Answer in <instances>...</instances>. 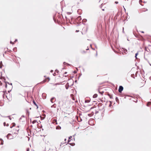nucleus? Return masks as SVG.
<instances>
[{
    "mask_svg": "<svg viewBox=\"0 0 151 151\" xmlns=\"http://www.w3.org/2000/svg\"><path fill=\"white\" fill-rule=\"evenodd\" d=\"M61 129V127L59 126H57L56 127V129Z\"/></svg>",
    "mask_w": 151,
    "mask_h": 151,
    "instance_id": "obj_14",
    "label": "nucleus"
},
{
    "mask_svg": "<svg viewBox=\"0 0 151 151\" xmlns=\"http://www.w3.org/2000/svg\"><path fill=\"white\" fill-rule=\"evenodd\" d=\"M76 32H79V30H76Z\"/></svg>",
    "mask_w": 151,
    "mask_h": 151,
    "instance_id": "obj_33",
    "label": "nucleus"
},
{
    "mask_svg": "<svg viewBox=\"0 0 151 151\" xmlns=\"http://www.w3.org/2000/svg\"><path fill=\"white\" fill-rule=\"evenodd\" d=\"M2 83L0 81V86H2Z\"/></svg>",
    "mask_w": 151,
    "mask_h": 151,
    "instance_id": "obj_25",
    "label": "nucleus"
},
{
    "mask_svg": "<svg viewBox=\"0 0 151 151\" xmlns=\"http://www.w3.org/2000/svg\"><path fill=\"white\" fill-rule=\"evenodd\" d=\"M50 80V79L49 77L45 79L43 81V82H48Z\"/></svg>",
    "mask_w": 151,
    "mask_h": 151,
    "instance_id": "obj_9",
    "label": "nucleus"
},
{
    "mask_svg": "<svg viewBox=\"0 0 151 151\" xmlns=\"http://www.w3.org/2000/svg\"><path fill=\"white\" fill-rule=\"evenodd\" d=\"M55 101H56V99H55V98L54 97H53V98H52L50 100L51 102L52 103L54 102Z\"/></svg>",
    "mask_w": 151,
    "mask_h": 151,
    "instance_id": "obj_8",
    "label": "nucleus"
},
{
    "mask_svg": "<svg viewBox=\"0 0 151 151\" xmlns=\"http://www.w3.org/2000/svg\"><path fill=\"white\" fill-rule=\"evenodd\" d=\"M29 148H27V150H26L27 151H29Z\"/></svg>",
    "mask_w": 151,
    "mask_h": 151,
    "instance_id": "obj_20",
    "label": "nucleus"
},
{
    "mask_svg": "<svg viewBox=\"0 0 151 151\" xmlns=\"http://www.w3.org/2000/svg\"><path fill=\"white\" fill-rule=\"evenodd\" d=\"M33 103L36 106H37V108H38V106H37L36 104V103L35 101H33Z\"/></svg>",
    "mask_w": 151,
    "mask_h": 151,
    "instance_id": "obj_16",
    "label": "nucleus"
},
{
    "mask_svg": "<svg viewBox=\"0 0 151 151\" xmlns=\"http://www.w3.org/2000/svg\"><path fill=\"white\" fill-rule=\"evenodd\" d=\"M64 140H65V141L66 140V139H64Z\"/></svg>",
    "mask_w": 151,
    "mask_h": 151,
    "instance_id": "obj_32",
    "label": "nucleus"
},
{
    "mask_svg": "<svg viewBox=\"0 0 151 151\" xmlns=\"http://www.w3.org/2000/svg\"><path fill=\"white\" fill-rule=\"evenodd\" d=\"M106 3L107 2L106 0H100L99 1V3L100 4H101V5L100 6L103 11L104 10V9L103 8H105L106 7Z\"/></svg>",
    "mask_w": 151,
    "mask_h": 151,
    "instance_id": "obj_1",
    "label": "nucleus"
},
{
    "mask_svg": "<svg viewBox=\"0 0 151 151\" xmlns=\"http://www.w3.org/2000/svg\"><path fill=\"white\" fill-rule=\"evenodd\" d=\"M111 48H112V49H113V48L112 46V45H111Z\"/></svg>",
    "mask_w": 151,
    "mask_h": 151,
    "instance_id": "obj_27",
    "label": "nucleus"
},
{
    "mask_svg": "<svg viewBox=\"0 0 151 151\" xmlns=\"http://www.w3.org/2000/svg\"><path fill=\"white\" fill-rule=\"evenodd\" d=\"M36 122H37V121H36V120H35L33 121L32 122V123L33 124H34V123H36Z\"/></svg>",
    "mask_w": 151,
    "mask_h": 151,
    "instance_id": "obj_18",
    "label": "nucleus"
},
{
    "mask_svg": "<svg viewBox=\"0 0 151 151\" xmlns=\"http://www.w3.org/2000/svg\"><path fill=\"white\" fill-rule=\"evenodd\" d=\"M67 73V72H65V73L64 74H66ZM64 76H65V77H66V75H64Z\"/></svg>",
    "mask_w": 151,
    "mask_h": 151,
    "instance_id": "obj_21",
    "label": "nucleus"
},
{
    "mask_svg": "<svg viewBox=\"0 0 151 151\" xmlns=\"http://www.w3.org/2000/svg\"><path fill=\"white\" fill-rule=\"evenodd\" d=\"M138 55V53H137L135 54V57L136 58H137V55Z\"/></svg>",
    "mask_w": 151,
    "mask_h": 151,
    "instance_id": "obj_22",
    "label": "nucleus"
},
{
    "mask_svg": "<svg viewBox=\"0 0 151 151\" xmlns=\"http://www.w3.org/2000/svg\"><path fill=\"white\" fill-rule=\"evenodd\" d=\"M115 4H117L118 3V1H115Z\"/></svg>",
    "mask_w": 151,
    "mask_h": 151,
    "instance_id": "obj_26",
    "label": "nucleus"
},
{
    "mask_svg": "<svg viewBox=\"0 0 151 151\" xmlns=\"http://www.w3.org/2000/svg\"><path fill=\"white\" fill-rule=\"evenodd\" d=\"M66 142L65 141V142H62L61 143L62 144H64Z\"/></svg>",
    "mask_w": 151,
    "mask_h": 151,
    "instance_id": "obj_23",
    "label": "nucleus"
},
{
    "mask_svg": "<svg viewBox=\"0 0 151 151\" xmlns=\"http://www.w3.org/2000/svg\"><path fill=\"white\" fill-rule=\"evenodd\" d=\"M7 95H9V94L6 92H3L2 95L3 98L4 99L6 98L8 99L9 100V98L7 97Z\"/></svg>",
    "mask_w": 151,
    "mask_h": 151,
    "instance_id": "obj_4",
    "label": "nucleus"
},
{
    "mask_svg": "<svg viewBox=\"0 0 151 151\" xmlns=\"http://www.w3.org/2000/svg\"><path fill=\"white\" fill-rule=\"evenodd\" d=\"M55 73H54L53 74V75H54V76H55Z\"/></svg>",
    "mask_w": 151,
    "mask_h": 151,
    "instance_id": "obj_31",
    "label": "nucleus"
},
{
    "mask_svg": "<svg viewBox=\"0 0 151 151\" xmlns=\"http://www.w3.org/2000/svg\"><path fill=\"white\" fill-rule=\"evenodd\" d=\"M104 88H101L100 87H99L98 89L99 92L102 95L103 94L104 92V90L103 89Z\"/></svg>",
    "mask_w": 151,
    "mask_h": 151,
    "instance_id": "obj_3",
    "label": "nucleus"
},
{
    "mask_svg": "<svg viewBox=\"0 0 151 151\" xmlns=\"http://www.w3.org/2000/svg\"><path fill=\"white\" fill-rule=\"evenodd\" d=\"M98 96V95L97 94H95L93 96V98H96Z\"/></svg>",
    "mask_w": 151,
    "mask_h": 151,
    "instance_id": "obj_10",
    "label": "nucleus"
},
{
    "mask_svg": "<svg viewBox=\"0 0 151 151\" xmlns=\"http://www.w3.org/2000/svg\"><path fill=\"white\" fill-rule=\"evenodd\" d=\"M53 123H55V124H57V120L56 119H54L53 120Z\"/></svg>",
    "mask_w": 151,
    "mask_h": 151,
    "instance_id": "obj_13",
    "label": "nucleus"
},
{
    "mask_svg": "<svg viewBox=\"0 0 151 151\" xmlns=\"http://www.w3.org/2000/svg\"><path fill=\"white\" fill-rule=\"evenodd\" d=\"M112 102L111 101H108L107 102V104L109 105V107H111L112 106Z\"/></svg>",
    "mask_w": 151,
    "mask_h": 151,
    "instance_id": "obj_7",
    "label": "nucleus"
},
{
    "mask_svg": "<svg viewBox=\"0 0 151 151\" xmlns=\"http://www.w3.org/2000/svg\"><path fill=\"white\" fill-rule=\"evenodd\" d=\"M145 81L142 80H140L138 83V86L140 87H142L143 86L145 83Z\"/></svg>",
    "mask_w": 151,
    "mask_h": 151,
    "instance_id": "obj_2",
    "label": "nucleus"
},
{
    "mask_svg": "<svg viewBox=\"0 0 151 151\" xmlns=\"http://www.w3.org/2000/svg\"><path fill=\"white\" fill-rule=\"evenodd\" d=\"M82 53H83L84 52V51H82Z\"/></svg>",
    "mask_w": 151,
    "mask_h": 151,
    "instance_id": "obj_34",
    "label": "nucleus"
},
{
    "mask_svg": "<svg viewBox=\"0 0 151 151\" xmlns=\"http://www.w3.org/2000/svg\"><path fill=\"white\" fill-rule=\"evenodd\" d=\"M142 33H144V32H143V31H142Z\"/></svg>",
    "mask_w": 151,
    "mask_h": 151,
    "instance_id": "obj_36",
    "label": "nucleus"
},
{
    "mask_svg": "<svg viewBox=\"0 0 151 151\" xmlns=\"http://www.w3.org/2000/svg\"><path fill=\"white\" fill-rule=\"evenodd\" d=\"M123 87L122 86H120L119 87V93H121L122 91H123Z\"/></svg>",
    "mask_w": 151,
    "mask_h": 151,
    "instance_id": "obj_5",
    "label": "nucleus"
},
{
    "mask_svg": "<svg viewBox=\"0 0 151 151\" xmlns=\"http://www.w3.org/2000/svg\"><path fill=\"white\" fill-rule=\"evenodd\" d=\"M11 134H8L7 135V137L8 139H11V138H10V136H11Z\"/></svg>",
    "mask_w": 151,
    "mask_h": 151,
    "instance_id": "obj_12",
    "label": "nucleus"
},
{
    "mask_svg": "<svg viewBox=\"0 0 151 151\" xmlns=\"http://www.w3.org/2000/svg\"><path fill=\"white\" fill-rule=\"evenodd\" d=\"M19 129H13V132L12 133V134H13L14 133L15 134H17V132L18 131Z\"/></svg>",
    "mask_w": 151,
    "mask_h": 151,
    "instance_id": "obj_6",
    "label": "nucleus"
},
{
    "mask_svg": "<svg viewBox=\"0 0 151 151\" xmlns=\"http://www.w3.org/2000/svg\"><path fill=\"white\" fill-rule=\"evenodd\" d=\"M77 19L79 21H80L81 20V16H79L77 18Z\"/></svg>",
    "mask_w": 151,
    "mask_h": 151,
    "instance_id": "obj_11",
    "label": "nucleus"
},
{
    "mask_svg": "<svg viewBox=\"0 0 151 151\" xmlns=\"http://www.w3.org/2000/svg\"><path fill=\"white\" fill-rule=\"evenodd\" d=\"M10 43H12V44H14V43L13 42H12V41H11V42H10Z\"/></svg>",
    "mask_w": 151,
    "mask_h": 151,
    "instance_id": "obj_30",
    "label": "nucleus"
},
{
    "mask_svg": "<svg viewBox=\"0 0 151 151\" xmlns=\"http://www.w3.org/2000/svg\"><path fill=\"white\" fill-rule=\"evenodd\" d=\"M70 140H69L68 141V142H70Z\"/></svg>",
    "mask_w": 151,
    "mask_h": 151,
    "instance_id": "obj_35",
    "label": "nucleus"
},
{
    "mask_svg": "<svg viewBox=\"0 0 151 151\" xmlns=\"http://www.w3.org/2000/svg\"><path fill=\"white\" fill-rule=\"evenodd\" d=\"M109 95V97H110V98H112V96H111L110 95Z\"/></svg>",
    "mask_w": 151,
    "mask_h": 151,
    "instance_id": "obj_28",
    "label": "nucleus"
},
{
    "mask_svg": "<svg viewBox=\"0 0 151 151\" xmlns=\"http://www.w3.org/2000/svg\"><path fill=\"white\" fill-rule=\"evenodd\" d=\"M55 72H56L57 73H58V70H56L55 71Z\"/></svg>",
    "mask_w": 151,
    "mask_h": 151,
    "instance_id": "obj_24",
    "label": "nucleus"
},
{
    "mask_svg": "<svg viewBox=\"0 0 151 151\" xmlns=\"http://www.w3.org/2000/svg\"><path fill=\"white\" fill-rule=\"evenodd\" d=\"M7 97L9 98V99H10V95H7Z\"/></svg>",
    "mask_w": 151,
    "mask_h": 151,
    "instance_id": "obj_19",
    "label": "nucleus"
},
{
    "mask_svg": "<svg viewBox=\"0 0 151 151\" xmlns=\"http://www.w3.org/2000/svg\"><path fill=\"white\" fill-rule=\"evenodd\" d=\"M13 126H15V124H14V123H13Z\"/></svg>",
    "mask_w": 151,
    "mask_h": 151,
    "instance_id": "obj_29",
    "label": "nucleus"
},
{
    "mask_svg": "<svg viewBox=\"0 0 151 151\" xmlns=\"http://www.w3.org/2000/svg\"><path fill=\"white\" fill-rule=\"evenodd\" d=\"M70 96L72 97V99L73 100H75V98L73 97L74 95L73 94H71Z\"/></svg>",
    "mask_w": 151,
    "mask_h": 151,
    "instance_id": "obj_17",
    "label": "nucleus"
},
{
    "mask_svg": "<svg viewBox=\"0 0 151 151\" xmlns=\"http://www.w3.org/2000/svg\"><path fill=\"white\" fill-rule=\"evenodd\" d=\"M4 126H8V125H9V124H6V123L5 122H4Z\"/></svg>",
    "mask_w": 151,
    "mask_h": 151,
    "instance_id": "obj_15",
    "label": "nucleus"
}]
</instances>
